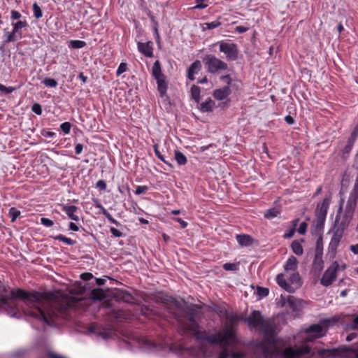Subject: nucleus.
Listing matches in <instances>:
<instances>
[{
	"label": "nucleus",
	"instance_id": "nucleus-1",
	"mask_svg": "<svg viewBox=\"0 0 358 358\" xmlns=\"http://www.w3.org/2000/svg\"><path fill=\"white\" fill-rule=\"evenodd\" d=\"M196 318V313H189L185 320L179 322L185 334L195 338L198 347L185 348L168 341L156 343L145 338L142 340L141 348L149 352H173L182 358H208L214 355H218V358H245V353L237 348L238 341L231 327L209 334L201 331Z\"/></svg>",
	"mask_w": 358,
	"mask_h": 358
},
{
	"label": "nucleus",
	"instance_id": "nucleus-2",
	"mask_svg": "<svg viewBox=\"0 0 358 358\" xmlns=\"http://www.w3.org/2000/svg\"><path fill=\"white\" fill-rule=\"evenodd\" d=\"M73 302L62 296L59 292L27 293L22 289H10L0 280V310L11 317L22 313L43 324H52L57 318L67 317Z\"/></svg>",
	"mask_w": 358,
	"mask_h": 358
},
{
	"label": "nucleus",
	"instance_id": "nucleus-3",
	"mask_svg": "<svg viewBox=\"0 0 358 358\" xmlns=\"http://www.w3.org/2000/svg\"><path fill=\"white\" fill-rule=\"evenodd\" d=\"M245 322L249 328L264 334V341L258 343L255 348V352L262 358H291L289 344L276 338L270 319H264L259 311L254 310L245 318Z\"/></svg>",
	"mask_w": 358,
	"mask_h": 358
},
{
	"label": "nucleus",
	"instance_id": "nucleus-4",
	"mask_svg": "<svg viewBox=\"0 0 358 358\" xmlns=\"http://www.w3.org/2000/svg\"><path fill=\"white\" fill-rule=\"evenodd\" d=\"M343 200L340 204L334 227L345 231L352 219L356 206L347 202L345 209L343 210Z\"/></svg>",
	"mask_w": 358,
	"mask_h": 358
},
{
	"label": "nucleus",
	"instance_id": "nucleus-5",
	"mask_svg": "<svg viewBox=\"0 0 358 358\" xmlns=\"http://www.w3.org/2000/svg\"><path fill=\"white\" fill-rule=\"evenodd\" d=\"M317 355L321 358H358V345L356 350L349 348H339L333 350H320Z\"/></svg>",
	"mask_w": 358,
	"mask_h": 358
},
{
	"label": "nucleus",
	"instance_id": "nucleus-6",
	"mask_svg": "<svg viewBox=\"0 0 358 358\" xmlns=\"http://www.w3.org/2000/svg\"><path fill=\"white\" fill-rule=\"evenodd\" d=\"M204 64L208 72L215 73L220 71L227 70L228 68L227 64L215 57L213 55H206L203 59Z\"/></svg>",
	"mask_w": 358,
	"mask_h": 358
},
{
	"label": "nucleus",
	"instance_id": "nucleus-7",
	"mask_svg": "<svg viewBox=\"0 0 358 358\" xmlns=\"http://www.w3.org/2000/svg\"><path fill=\"white\" fill-rule=\"evenodd\" d=\"M306 337H304V341L313 342L315 339L324 336L326 334V329H324L320 324H312L309 327L304 330Z\"/></svg>",
	"mask_w": 358,
	"mask_h": 358
},
{
	"label": "nucleus",
	"instance_id": "nucleus-8",
	"mask_svg": "<svg viewBox=\"0 0 358 358\" xmlns=\"http://www.w3.org/2000/svg\"><path fill=\"white\" fill-rule=\"evenodd\" d=\"M330 199L324 198L321 203H319L317 206L315 214H316V222L317 226L321 227L326 220L327 210L330 204Z\"/></svg>",
	"mask_w": 358,
	"mask_h": 358
},
{
	"label": "nucleus",
	"instance_id": "nucleus-9",
	"mask_svg": "<svg viewBox=\"0 0 358 358\" xmlns=\"http://www.w3.org/2000/svg\"><path fill=\"white\" fill-rule=\"evenodd\" d=\"M13 31L7 34L6 36V43H10L15 41L17 39L22 38V34L20 30L22 28L27 27L28 26L27 22L26 20H20L17 22L12 23Z\"/></svg>",
	"mask_w": 358,
	"mask_h": 358
},
{
	"label": "nucleus",
	"instance_id": "nucleus-10",
	"mask_svg": "<svg viewBox=\"0 0 358 358\" xmlns=\"http://www.w3.org/2000/svg\"><path fill=\"white\" fill-rule=\"evenodd\" d=\"M219 46L220 51L226 55L227 60L234 61L237 59L238 49L236 44L222 41Z\"/></svg>",
	"mask_w": 358,
	"mask_h": 358
},
{
	"label": "nucleus",
	"instance_id": "nucleus-11",
	"mask_svg": "<svg viewBox=\"0 0 358 358\" xmlns=\"http://www.w3.org/2000/svg\"><path fill=\"white\" fill-rule=\"evenodd\" d=\"M338 264L334 262L324 273L320 282L322 285L327 287L330 285L336 278V271L338 268Z\"/></svg>",
	"mask_w": 358,
	"mask_h": 358
},
{
	"label": "nucleus",
	"instance_id": "nucleus-12",
	"mask_svg": "<svg viewBox=\"0 0 358 358\" xmlns=\"http://www.w3.org/2000/svg\"><path fill=\"white\" fill-rule=\"evenodd\" d=\"M329 233L332 234V236L329 245V250L332 253V255L334 256L337 247L343 237L344 231L333 227Z\"/></svg>",
	"mask_w": 358,
	"mask_h": 358
},
{
	"label": "nucleus",
	"instance_id": "nucleus-13",
	"mask_svg": "<svg viewBox=\"0 0 358 358\" xmlns=\"http://www.w3.org/2000/svg\"><path fill=\"white\" fill-rule=\"evenodd\" d=\"M138 51L147 57H152L153 56L152 43H141L138 42L137 44Z\"/></svg>",
	"mask_w": 358,
	"mask_h": 358
},
{
	"label": "nucleus",
	"instance_id": "nucleus-14",
	"mask_svg": "<svg viewBox=\"0 0 358 358\" xmlns=\"http://www.w3.org/2000/svg\"><path fill=\"white\" fill-rule=\"evenodd\" d=\"M306 305V301L292 297V317L299 316Z\"/></svg>",
	"mask_w": 358,
	"mask_h": 358
},
{
	"label": "nucleus",
	"instance_id": "nucleus-15",
	"mask_svg": "<svg viewBox=\"0 0 358 358\" xmlns=\"http://www.w3.org/2000/svg\"><path fill=\"white\" fill-rule=\"evenodd\" d=\"M277 305L280 308H291V294L290 292L281 294L279 299H276Z\"/></svg>",
	"mask_w": 358,
	"mask_h": 358
},
{
	"label": "nucleus",
	"instance_id": "nucleus-16",
	"mask_svg": "<svg viewBox=\"0 0 358 358\" xmlns=\"http://www.w3.org/2000/svg\"><path fill=\"white\" fill-rule=\"evenodd\" d=\"M231 90L229 86H225L222 88L217 89L214 91L213 96L215 99L219 101H222L226 99L230 94Z\"/></svg>",
	"mask_w": 358,
	"mask_h": 358
},
{
	"label": "nucleus",
	"instance_id": "nucleus-17",
	"mask_svg": "<svg viewBox=\"0 0 358 358\" xmlns=\"http://www.w3.org/2000/svg\"><path fill=\"white\" fill-rule=\"evenodd\" d=\"M62 210L68 215V217L74 221L79 220V216L76 215L78 207L76 206H63Z\"/></svg>",
	"mask_w": 358,
	"mask_h": 358
},
{
	"label": "nucleus",
	"instance_id": "nucleus-18",
	"mask_svg": "<svg viewBox=\"0 0 358 358\" xmlns=\"http://www.w3.org/2000/svg\"><path fill=\"white\" fill-rule=\"evenodd\" d=\"M201 62L198 60L194 62L187 70V78L190 80H194V76L201 69Z\"/></svg>",
	"mask_w": 358,
	"mask_h": 358
},
{
	"label": "nucleus",
	"instance_id": "nucleus-19",
	"mask_svg": "<svg viewBox=\"0 0 358 358\" xmlns=\"http://www.w3.org/2000/svg\"><path fill=\"white\" fill-rule=\"evenodd\" d=\"M357 136H358V130L357 129H355L351 134V136L348 139L347 145H345V147L343 149V155L348 154L350 152Z\"/></svg>",
	"mask_w": 358,
	"mask_h": 358
},
{
	"label": "nucleus",
	"instance_id": "nucleus-20",
	"mask_svg": "<svg viewBox=\"0 0 358 358\" xmlns=\"http://www.w3.org/2000/svg\"><path fill=\"white\" fill-rule=\"evenodd\" d=\"M310 352V348L307 345H303L296 349L292 348V358H300L301 356L306 354H308Z\"/></svg>",
	"mask_w": 358,
	"mask_h": 358
},
{
	"label": "nucleus",
	"instance_id": "nucleus-21",
	"mask_svg": "<svg viewBox=\"0 0 358 358\" xmlns=\"http://www.w3.org/2000/svg\"><path fill=\"white\" fill-rule=\"evenodd\" d=\"M236 238L238 244L243 247L250 246L252 243V238L249 235L239 234Z\"/></svg>",
	"mask_w": 358,
	"mask_h": 358
},
{
	"label": "nucleus",
	"instance_id": "nucleus-22",
	"mask_svg": "<svg viewBox=\"0 0 358 358\" xmlns=\"http://www.w3.org/2000/svg\"><path fill=\"white\" fill-rule=\"evenodd\" d=\"M276 282L278 285L280 287H282L285 292H291L290 285L288 282H287L286 279L285 278V275L283 273H280L277 275Z\"/></svg>",
	"mask_w": 358,
	"mask_h": 358
},
{
	"label": "nucleus",
	"instance_id": "nucleus-23",
	"mask_svg": "<svg viewBox=\"0 0 358 358\" xmlns=\"http://www.w3.org/2000/svg\"><path fill=\"white\" fill-rule=\"evenodd\" d=\"M152 74L155 80L165 78L164 74L162 72L161 65L158 60L155 61V62L154 63V64L152 66Z\"/></svg>",
	"mask_w": 358,
	"mask_h": 358
},
{
	"label": "nucleus",
	"instance_id": "nucleus-24",
	"mask_svg": "<svg viewBox=\"0 0 358 358\" xmlns=\"http://www.w3.org/2000/svg\"><path fill=\"white\" fill-rule=\"evenodd\" d=\"M157 83V90L161 97H164L166 94L167 84L165 81V78L156 80Z\"/></svg>",
	"mask_w": 358,
	"mask_h": 358
},
{
	"label": "nucleus",
	"instance_id": "nucleus-25",
	"mask_svg": "<svg viewBox=\"0 0 358 358\" xmlns=\"http://www.w3.org/2000/svg\"><path fill=\"white\" fill-rule=\"evenodd\" d=\"M215 106V103L210 99L203 102L200 106V110L203 113L210 112L213 110Z\"/></svg>",
	"mask_w": 358,
	"mask_h": 358
},
{
	"label": "nucleus",
	"instance_id": "nucleus-26",
	"mask_svg": "<svg viewBox=\"0 0 358 358\" xmlns=\"http://www.w3.org/2000/svg\"><path fill=\"white\" fill-rule=\"evenodd\" d=\"M280 214V210L277 208H271L268 209L264 213V217L268 220H271L274 217H276Z\"/></svg>",
	"mask_w": 358,
	"mask_h": 358
},
{
	"label": "nucleus",
	"instance_id": "nucleus-27",
	"mask_svg": "<svg viewBox=\"0 0 358 358\" xmlns=\"http://www.w3.org/2000/svg\"><path fill=\"white\" fill-rule=\"evenodd\" d=\"M314 266L316 269L322 270L323 268V260L322 257V252H317L315 253L314 262H313Z\"/></svg>",
	"mask_w": 358,
	"mask_h": 358
},
{
	"label": "nucleus",
	"instance_id": "nucleus-28",
	"mask_svg": "<svg viewBox=\"0 0 358 358\" xmlns=\"http://www.w3.org/2000/svg\"><path fill=\"white\" fill-rule=\"evenodd\" d=\"M175 159L176 160L178 165H185L187 163L186 157L180 151H175Z\"/></svg>",
	"mask_w": 358,
	"mask_h": 358
},
{
	"label": "nucleus",
	"instance_id": "nucleus-29",
	"mask_svg": "<svg viewBox=\"0 0 358 358\" xmlns=\"http://www.w3.org/2000/svg\"><path fill=\"white\" fill-rule=\"evenodd\" d=\"M200 93L201 90L199 87L193 85L191 87V96L196 103H199L200 101Z\"/></svg>",
	"mask_w": 358,
	"mask_h": 358
},
{
	"label": "nucleus",
	"instance_id": "nucleus-30",
	"mask_svg": "<svg viewBox=\"0 0 358 358\" xmlns=\"http://www.w3.org/2000/svg\"><path fill=\"white\" fill-rule=\"evenodd\" d=\"M302 285V280L299 273H292V289H298Z\"/></svg>",
	"mask_w": 358,
	"mask_h": 358
},
{
	"label": "nucleus",
	"instance_id": "nucleus-31",
	"mask_svg": "<svg viewBox=\"0 0 358 358\" xmlns=\"http://www.w3.org/2000/svg\"><path fill=\"white\" fill-rule=\"evenodd\" d=\"M86 45L85 42L80 40H71L69 42V47L74 49H80Z\"/></svg>",
	"mask_w": 358,
	"mask_h": 358
},
{
	"label": "nucleus",
	"instance_id": "nucleus-32",
	"mask_svg": "<svg viewBox=\"0 0 358 358\" xmlns=\"http://www.w3.org/2000/svg\"><path fill=\"white\" fill-rule=\"evenodd\" d=\"M91 296L94 300H101L104 297V292L101 289H95L92 291Z\"/></svg>",
	"mask_w": 358,
	"mask_h": 358
},
{
	"label": "nucleus",
	"instance_id": "nucleus-33",
	"mask_svg": "<svg viewBox=\"0 0 358 358\" xmlns=\"http://www.w3.org/2000/svg\"><path fill=\"white\" fill-rule=\"evenodd\" d=\"M54 238L55 240L62 241L63 243H66L68 245H73L75 243V241H73L72 239L67 238L62 234L55 236Z\"/></svg>",
	"mask_w": 358,
	"mask_h": 358
},
{
	"label": "nucleus",
	"instance_id": "nucleus-34",
	"mask_svg": "<svg viewBox=\"0 0 358 358\" xmlns=\"http://www.w3.org/2000/svg\"><path fill=\"white\" fill-rule=\"evenodd\" d=\"M292 251L297 255H301L303 252L302 246L297 242H292Z\"/></svg>",
	"mask_w": 358,
	"mask_h": 358
},
{
	"label": "nucleus",
	"instance_id": "nucleus-35",
	"mask_svg": "<svg viewBox=\"0 0 358 358\" xmlns=\"http://www.w3.org/2000/svg\"><path fill=\"white\" fill-rule=\"evenodd\" d=\"M43 83L45 86L49 87H56L58 85L56 80H55L53 78H45L43 80Z\"/></svg>",
	"mask_w": 358,
	"mask_h": 358
},
{
	"label": "nucleus",
	"instance_id": "nucleus-36",
	"mask_svg": "<svg viewBox=\"0 0 358 358\" xmlns=\"http://www.w3.org/2000/svg\"><path fill=\"white\" fill-rule=\"evenodd\" d=\"M33 12H34V16L36 19H39L43 16V12L41 10L40 6L36 3H34L33 4Z\"/></svg>",
	"mask_w": 358,
	"mask_h": 358
},
{
	"label": "nucleus",
	"instance_id": "nucleus-37",
	"mask_svg": "<svg viewBox=\"0 0 358 358\" xmlns=\"http://www.w3.org/2000/svg\"><path fill=\"white\" fill-rule=\"evenodd\" d=\"M20 211L15 208H11L9 210V215L11 218V222H15L20 216Z\"/></svg>",
	"mask_w": 358,
	"mask_h": 358
},
{
	"label": "nucleus",
	"instance_id": "nucleus-38",
	"mask_svg": "<svg viewBox=\"0 0 358 358\" xmlns=\"http://www.w3.org/2000/svg\"><path fill=\"white\" fill-rule=\"evenodd\" d=\"M15 88L14 87H6L0 84V92L1 94H8L14 92Z\"/></svg>",
	"mask_w": 358,
	"mask_h": 358
},
{
	"label": "nucleus",
	"instance_id": "nucleus-39",
	"mask_svg": "<svg viewBox=\"0 0 358 358\" xmlns=\"http://www.w3.org/2000/svg\"><path fill=\"white\" fill-rule=\"evenodd\" d=\"M268 292H269V291H268V289H267V288L261 287H257V295L259 296V298H263V297L268 296Z\"/></svg>",
	"mask_w": 358,
	"mask_h": 358
},
{
	"label": "nucleus",
	"instance_id": "nucleus-40",
	"mask_svg": "<svg viewBox=\"0 0 358 358\" xmlns=\"http://www.w3.org/2000/svg\"><path fill=\"white\" fill-rule=\"evenodd\" d=\"M103 215L106 216V217L108 219V220L109 222H110L111 223L115 224L116 226L120 225V222L118 221H117L116 220H115L112 217V215L106 209L103 210Z\"/></svg>",
	"mask_w": 358,
	"mask_h": 358
},
{
	"label": "nucleus",
	"instance_id": "nucleus-41",
	"mask_svg": "<svg viewBox=\"0 0 358 358\" xmlns=\"http://www.w3.org/2000/svg\"><path fill=\"white\" fill-rule=\"evenodd\" d=\"M220 24H221L219 21H213L211 22L205 23L204 24L205 27H203V29H213L218 27Z\"/></svg>",
	"mask_w": 358,
	"mask_h": 358
},
{
	"label": "nucleus",
	"instance_id": "nucleus-42",
	"mask_svg": "<svg viewBox=\"0 0 358 358\" xmlns=\"http://www.w3.org/2000/svg\"><path fill=\"white\" fill-rule=\"evenodd\" d=\"M71 127V124L70 122H65L61 124V125H60V128H61L62 131L65 134H69L70 133Z\"/></svg>",
	"mask_w": 358,
	"mask_h": 358
},
{
	"label": "nucleus",
	"instance_id": "nucleus-43",
	"mask_svg": "<svg viewBox=\"0 0 358 358\" xmlns=\"http://www.w3.org/2000/svg\"><path fill=\"white\" fill-rule=\"evenodd\" d=\"M208 0H195L196 5L194 7V9H203L208 6V3L205 2Z\"/></svg>",
	"mask_w": 358,
	"mask_h": 358
},
{
	"label": "nucleus",
	"instance_id": "nucleus-44",
	"mask_svg": "<svg viewBox=\"0 0 358 358\" xmlns=\"http://www.w3.org/2000/svg\"><path fill=\"white\" fill-rule=\"evenodd\" d=\"M308 224L305 222L300 223L299 228L296 229L297 232L301 235L304 234L306 231Z\"/></svg>",
	"mask_w": 358,
	"mask_h": 358
},
{
	"label": "nucleus",
	"instance_id": "nucleus-45",
	"mask_svg": "<svg viewBox=\"0 0 358 358\" xmlns=\"http://www.w3.org/2000/svg\"><path fill=\"white\" fill-rule=\"evenodd\" d=\"M127 69V64L125 63H121L116 71V74L117 76H120L123 73H124Z\"/></svg>",
	"mask_w": 358,
	"mask_h": 358
},
{
	"label": "nucleus",
	"instance_id": "nucleus-46",
	"mask_svg": "<svg viewBox=\"0 0 358 358\" xmlns=\"http://www.w3.org/2000/svg\"><path fill=\"white\" fill-rule=\"evenodd\" d=\"M32 111L36 115H41L42 113V108L39 103H34L31 107Z\"/></svg>",
	"mask_w": 358,
	"mask_h": 358
},
{
	"label": "nucleus",
	"instance_id": "nucleus-47",
	"mask_svg": "<svg viewBox=\"0 0 358 358\" xmlns=\"http://www.w3.org/2000/svg\"><path fill=\"white\" fill-rule=\"evenodd\" d=\"M41 223L47 227H50L54 224V222L52 220H51L48 218H45V217L41 218Z\"/></svg>",
	"mask_w": 358,
	"mask_h": 358
},
{
	"label": "nucleus",
	"instance_id": "nucleus-48",
	"mask_svg": "<svg viewBox=\"0 0 358 358\" xmlns=\"http://www.w3.org/2000/svg\"><path fill=\"white\" fill-rule=\"evenodd\" d=\"M148 189L147 186H137L136 188L135 194L137 195L145 194Z\"/></svg>",
	"mask_w": 358,
	"mask_h": 358
},
{
	"label": "nucleus",
	"instance_id": "nucleus-49",
	"mask_svg": "<svg viewBox=\"0 0 358 358\" xmlns=\"http://www.w3.org/2000/svg\"><path fill=\"white\" fill-rule=\"evenodd\" d=\"M110 231L115 237L119 238L122 236V233L115 227H110Z\"/></svg>",
	"mask_w": 358,
	"mask_h": 358
},
{
	"label": "nucleus",
	"instance_id": "nucleus-50",
	"mask_svg": "<svg viewBox=\"0 0 358 358\" xmlns=\"http://www.w3.org/2000/svg\"><path fill=\"white\" fill-rule=\"evenodd\" d=\"M223 268L226 271H234L236 269V265L232 263H226L223 265Z\"/></svg>",
	"mask_w": 358,
	"mask_h": 358
},
{
	"label": "nucleus",
	"instance_id": "nucleus-51",
	"mask_svg": "<svg viewBox=\"0 0 358 358\" xmlns=\"http://www.w3.org/2000/svg\"><path fill=\"white\" fill-rule=\"evenodd\" d=\"M21 17L22 15L20 14V13H19L17 10H12L10 12V18L13 20H19L20 18H21Z\"/></svg>",
	"mask_w": 358,
	"mask_h": 358
},
{
	"label": "nucleus",
	"instance_id": "nucleus-52",
	"mask_svg": "<svg viewBox=\"0 0 358 358\" xmlns=\"http://www.w3.org/2000/svg\"><path fill=\"white\" fill-rule=\"evenodd\" d=\"M46 358H66L61 355L57 354L54 352H49L46 355Z\"/></svg>",
	"mask_w": 358,
	"mask_h": 358
},
{
	"label": "nucleus",
	"instance_id": "nucleus-53",
	"mask_svg": "<svg viewBox=\"0 0 358 358\" xmlns=\"http://www.w3.org/2000/svg\"><path fill=\"white\" fill-rule=\"evenodd\" d=\"M90 331L92 333H97V334H100L103 338H107L108 337V335L103 334L98 331L96 326H95L94 324L92 325V327H90Z\"/></svg>",
	"mask_w": 358,
	"mask_h": 358
},
{
	"label": "nucleus",
	"instance_id": "nucleus-54",
	"mask_svg": "<svg viewBox=\"0 0 358 358\" xmlns=\"http://www.w3.org/2000/svg\"><path fill=\"white\" fill-rule=\"evenodd\" d=\"M96 187L101 190H106V184L105 181L100 180L96 182Z\"/></svg>",
	"mask_w": 358,
	"mask_h": 358
},
{
	"label": "nucleus",
	"instance_id": "nucleus-55",
	"mask_svg": "<svg viewBox=\"0 0 358 358\" xmlns=\"http://www.w3.org/2000/svg\"><path fill=\"white\" fill-rule=\"evenodd\" d=\"M322 239L320 237L317 241V246H316V253L322 252Z\"/></svg>",
	"mask_w": 358,
	"mask_h": 358
},
{
	"label": "nucleus",
	"instance_id": "nucleus-56",
	"mask_svg": "<svg viewBox=\"0 0 358 358\" xmlns=\"http://www.w3.org/2000/svg\"><path fill=\"white\" fill-rule=\"evenodd\" d=\"M80 278L83 280H89L93 278V275L90 273H84L81 274Z\"/></svg>",
	"mask_w": 358,
	"mask_h": 358
},
{
	"label": "nucleus",
	"instance_id": "nucleus-57",
	"mask_svg": "<svg viewBox=\"0 0 358 358\" xmlns=\"http://www.w3.org/2000/svg\"><path fill=\"white\" fill-rule=\"evenodd\" d=\"M83 150V145L81 143H77L75 146V151L77 155L81 154Z\"/></svg>",
	"mask_w": 358,
	"mask_h": 358
},
{
	"label": "nucleus",
	"instance_id": "nucleus-58",
	"mask_svg": "<svg viewBox=\"0 0 358 358\" xmlns=\"http://www.w3.org/2000/svg\"><path fill=\"white\" fill-rule=\"evenodd\" d=\"M174 220L180 224L182 228H185L187 226V223L181 218L177 217Z\"/></svg>",
	"mask_w": 358,
	"mask_h": 358
},
{
	"label": "nucleus",
	"instance_id": "nucleus-59",
	"mask_svg": "<svg viewBox=\"0 0 358 358\" xmlns=\"http://www.w3.org/2000/svg\"><path fill=\"white\" fill-rule=\"evenodd\" d=\"M248 28L242 26H238L236 27V31L240 34L245 33L248 31Z\"/></svg>",
	"mask_w": 358,
	"mask_h": 358
},
{
	"label": "nucleus",
	"instance_id": "nucleus-60",
	"mask_svg": "<svg viewBox=\"0 0 358 358\" xmlns=\"http://www.w3.org/2000/svg\"><path fill=\"white\" fill-rule=\"evenodd\" d=\"M220 79L222 80V82L228 85H229L231 83V78L228 75L221 76Z\"/></svg>",
	"mask_w": 358,
	"mask_h": 358
},
{
	"label": "nucleus",
	"instance_id": "nucleus-61",
	"mask_svg": "<svg viewBox=\"0 0 358 358\" xmlns=\"http://www.w3.org/2000/svg\"><path fill=\"white\" fill-rule=\"evenodd\" d=\"M350 249L352 252H353L355 255H358V243L350 245Z\"/></svg>",
	"mask_w": 358,
	"mask_h": 358
},
{
	"label": "nucleus",
	"instance_id": "nucleus-62",
	"mask_svg": "<svg viewBox=\"0 0 358 358\" xmlns=\"http://www.w3.org/2000/svg\"><path fill=\"white\" fill-rule=\"evenodd\" d=\"M69 229L73 231H78L79 230V227L73 222L69 223Z\"/></svg>",
	"mask_w": 358,
	"mask_h": 358
},
{
	"label": "nucleus",
	"instance_id": "nucleus-63",
	"mask_svg": "<svg viewBox=\"0 0 358 358\" xmlns=\"http://www.w3.org/2000/svg\"><path fill=\"white\" fill-rule=\"evenodd\" d=\"M155 155H157V157L161 160L163 162H164L165 164H167V162H166V160L164 159V157H162V155L160 154L159 151L155 148Z\"/></svg>",
	"mask_w": 358,
	"mask_h": 358
},
{
	"label": "nucleus",
	"instance_id": "nucleus-64",
	"mask_svg": "<svg viewBox=\"0 0 358 358\" xmlns=\"http://www.w3.org/2000/svg\"><path fill=\"white\" fill-rule=\"evenodd\" d=\"M285 269L286 271H288L291 269V257H289L286 262V264L285 266Z\"/></svg>",
	"mask_w": 358,
	"mask_h": 358
}]
</instances>
